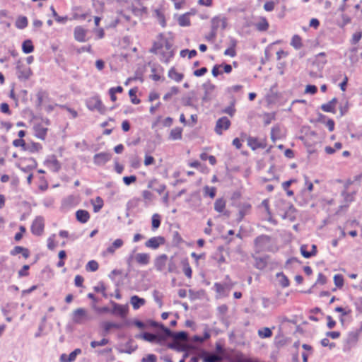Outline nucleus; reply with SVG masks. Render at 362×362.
Wrapping results in <instances>:
<instances>
[{
	"label": "nucleus",
	"mask_w": 362,
	"mask_h": 362,
	"mask_svg": "<svg viewBox=\"0 0 362 362\" xmlns=\"http://www.w3.org/2000/svg\"><path fill=\"white\" fill-rule=\"evenodd\" d=\"M123 245V240L122 239H116L107 248L106 252L110 254H113L116 249L121 247Z\"/></svg>",
	"instance_id": "obj_28"
},
{
	"label": "nucleus",
	"mask_w": 362,
	"mask_h": 362,
	"mask_svg": "<svg viewBox=\"0 0 362 362\" xmlns=\"http://www.w3.org/2000/svg\"><path fill=\"white\" fill-rule=\"evenodd\" d=\"M279 284L284 287H288L289 286V280L282 272H279L276 274Z\"/></svg>",
	"instance_id": "obj_31"
},
{
	"label": "nucleus",
	"mask_w": 362,
	"mask_h": 362,
	"mask_svg": "<svg viewBox=\"0 0 362 362\" xmlns=\"http://www.w3.org/2000/svg\"><path fill=\"white\" fill-rule=\"evenodd\" d=\"M199 357L203 359L204 362H221L222 361V358L219 355L209 354L206 351H203Z\"/></svg>",
	"instance_id": "obj_15"
},
{
	"label": "nucleus",
	"mask_w": 362,
	"mask_h": 362,
	"mask_svg": "<svg viewBox=\"0 0 362 362\" xmlns=\"http://www.w3.org/2000/svg\"><path fill=\"white\" fill-rule=\"evenodd\" d=\"M187 333L185 332H174V335L173 337V339L174 341H187Z\"/></svg>",
	"instance_id": "obj_36"
},
{
	"label": "nucleus",
	"mask_w": 362,
	"mask_h": 362,
	"mask_svg": "<svg viewBox=\"0 0 362 362\" xmlns=\"http://www.w3.org/2000/svg\"><path fill=\"white\" fill-rule=\"evenodd\" d=\"M216 188L214 187L205 186L204 187V194L205 196H209L211 198H214L216 196Z\"/></svg>",
	"instance_id": "obj_41"
},
{
	"label": "nucleus",
	"mask_w": 362,
	"mask_h": 362,
	"mask_svg": "<svg viewBox=\"0 0 362 362\" xmlns=\"http://www.w3.org/2000/svg\"><path fill=\"white\" fill-rule=\"evenodd\" d=\"M179 92L178 88L173 86L170 88V90L165 93L163 96L165 100H168L172 98L173 95L177 94Z\"/></svg>",
	"instance_id": "obj_44"
},
{
	"label": "nucleus",
	"mask_w": 362,
	"mask_h": 362,
	"mask_svg": "<svg viewBox=\"0 0 362 362\" xmlns=\"http://www.w3.org/2000/svg\"><path fill=\"white\" fill-rule=\"evenodd\" d=\"M274 6H275V4L274 1H267L264 4V8L265 11H272L274 10Z\"/></svg>",
	"instance_id": "obj_63"
},
{
	"label": "nucleus",
	"mask_w": 362,
	"mask_h": 362,
	"mask_svg": "<svg viewBox=\"0 0 362 362\" xmlns=\"http://www.w3.org/2000/svg\"><path fill=\"white\" fill-rule=\"evenodd\" d=\"M16 70L17 76L20 80H28L33 74L30 68L22 64L20 61L17 62Z\"/></svg>",
	"instance_id": "obj_4"
},
{
	"label": "nucleus",
	"mask_w": 362,
	"mask_h": 362,
	"mask_svg": "<svg viewBox=\"0 0 362 362\" xmlns=\"http://www.w3.org/2000/svg\"><path fill=\"white\" fill-rule=\"evenodd\" d=\"M156 356L153 354H148L141 359V362H156Z\"/></svg>",
	"instance_id": "obj_64"
},
{
	"label": "nucleus",
	"mask_w": 362,
	"mask_h": 362,
	"mask_svg": "<svg viewBox=\"0 0 362 362\" xmlns=\"http://www.w3.org/2000/svg\"><path fill=\"white\" fill-rule=\"evenodd\" d=\"M221 18L214 17L211 20V30H215L216 32L217 29L220 26L221 24Z\"/></svg>",
	"instance_id": "obj_55"
},
{
	"label": "nucleus",
	"mask_w": 362,
	"mask_h": 362,
	"mask_svg": "<svg viewBox=\"0 0 362 362\" xmlns=\"http://www.w3.org/2000/svg\"><path fill=\"white\" fill-rule=\"evenodd\" d=\"M129 322L128 321H125L124 322H122V323H115V322H104L103 324H102V327L104 329V334L103 335H106L111 329L112 328H115V329H122L124 326H127V325H129Z\"/></svg>",
	"instance_id": "obj_11"
},
{
	"label": "nucleus",
	"mask_w": 362,
	"mask_h": 362,
	"mask_svg": "<svg viewBox=\"0 0 362 362\" xmlns=\"http://www.w3.org/2000/svg\"><path fill=\"white\" fill-rule=\"evenodd\" d=\"M87 107L90 110H98L100 113L103 114L105 113L106 108L103 105L101 100L98 96H94L90 98H89L87 100L86 103Z\"/></svg>",
	"instance_id": "obj_3"
},
{
	"label": "nucleus",
	"mask_w": 362,
	"mask_h": 362,
	"mask_svg": "<svg viewBox=\"0 0 362 362\" xmlns=\"http://www.w3.org/2000/svg\"><path fill=\"white\" fill-rule=\"evenodd\" d=\"M136 180V177L135 175L126 176L123 177V181L125 185H129L132 182H134Z\"/></svg>",
	"instance_id": "obj_62"
},
{
	"label": "nucleus",
	"mask_w": 362,
	"mask_h": 362,
	"mask_svg": "<svg viewBox=\"0 0 362 362\" xmlns=\"http://www.w3.org/2000/svg\"><path fill=\"white\" fill-rule=\"evenodd\" d=\"M86 31L83 28L78 26L74 29V37L77 41L85 42L86 41Z\"/></svg>",
	"instance_id": "obj_18"
},
{
	"label": "nucleus",
	"mask_w": 362,
	"mask_h": 362,
	"mask_svg": "<svg viewBox=\"0 0 362 362\" xmlns=\"http://www.w3.org/2000/svg\"><path fill=\"white\" fill-rule=\"evenodd\" d=\"M50 9L52 11V16H53V17H54L56 21H57L58 23H65L67 21V17L66 16H65V17L59 16L57 14V13L56 12V11L53 6H51Z\"/></svg>",
	"instance_id": "obj_45"
},
{
	"label": "nucleus",
	"mask_w": 362,
	"mask_h": 362,
	"mask_svg": "<svg viewBox=\"0 0 362 362\" xmlns=\"http://www.w3.org/2000/svg\"><path fill=\"white\" fill-rule=\"evenodd\" d=\"M93 318V316L84 308H77L73 312L72 320L75 324L84 325Z\"/></svg>",
	"instance_id": "obj_1"
},
{
	"label": "nucleus",
	"mask_w": 362,
	"mask_h": 362,
	"mask_svg": "<svg viewBox=\"0 0 362 362\" xmlns=\"http://www.w3.org/2000/svg\"><path fill=\"white\" fill-rule=\"evenodd\" d=\"M230 125V122L227 117L219 118L216 124L215 132L217 134L221 135L223 130H227Z\"/></svg>",
	"instance_id": "obj_8"
},
{
	"label": "nucleus",
	"mask_w": 362,
	"mask_h": 362,
	"mask_svg": "<svg viewBox=\"0 0 362 362\" xmlns=\"http://www.w3.org/2000/svg\"><path fill=\"white\" fill-rule=\"evenodd\" d=\"M76 219L82 223H86L90 218L89 213L87 211L82 209L76 211Z\"/></svg>",
	"instance_id": "obj_20"
},
{
	"label": "nucleus",
	"mask_w": 362,
	"mask_h": 362,
	"mask_svg": "<svg viewBox=\"0 0 362 362\" xmlns=\"http://www.w3.org/2000/svg\"><path fill=\"white\" fill-rule=\"evenodd\" d=\"M136 90L132 88L129 91V95L131 98L132 103L134 104H139L140 103V100L136 98Z\"/></svg>",
	"instance_id": "obj_56"
},
{
	"label": "nucleus",
	"mask_w": 362,
	"mask_h": 362,
	"mask_svg": "<svg viewBox=\"0 0 362 362\" xmlns=\"http://www.w3.org/2000/svg\"><path fill=\"white\" fill-rule=\"evenodd\" d=\"M334 284L336 285L337 287H338V288L342 287V286L344 284V279H343L342 275H341V274L334 275Z\"/></svg>",
	"instance_id": "obj_51"
},
{
	"label": "nucleus",
	"mask_w": 362,
	"mask_h": 362,
	"mask_svg": "<svg viewBox=\"0 0 362 362\" xmlns=\"http://www.w3.org/2000/svg\"><path fill=\"white\" fill-rule=\"evenodd\" d=\"M13 145L15 147L21 146V147H22L23 150H24V151L27 150V146L25 145V142L23 139H15L13 141Z\"/></svg>",
	"instance_id": "obj_53"
},
{
	"label": "nucleus",
	"mask_w": 362,
	"mask_h": 362,
	"mask_svg": "<svg viewBox=\"0 0 362 362\" xmlns=\"http://www.w3.org/2000/svg\"><path fill=\"white\" fill-rule=\"evenodd\" d=\"M141 337L148 342L155 343L156 339H157V334L148 333V332H144L141 335Z\"/></svg>",
	"instance_id": "obj_38"
},
{
	"label": "nucleus",
	"mask_w": 362,
	"mask_h": 362,
	"mask_svg": "<svg viewBox=\"0 0 362 362\" xmlns=\"http://www.w3.org/2000/svg\"><path fill=\"white\" fill-rule=\"evenodd\" d=\"M361 37H362V31L358 30V31L356 32L352 35V38L351 40V44L352 45L357 44L359 42V40L361 39Z\"/></svg>",
	"instance_id": "obj_50"
},
{
	"label": "nucleus",
	"mask_w": 362,
	"mask_h": 362,
	"mask_svg": "<svg viewBox=\"0 0 362 362\" xmlns=\"http://www.w3.org/2000/svg\"><path fill=\"white\" fill-rule=\"evenodd\" d=\"M35 130V136L40 139L44 140L45 139V136L47 135V128L44 127L43 126L38 124L34 127Z\"/></svg>",
	"instance_id": "obj_22"
},
{
	"label": "nucleus",
	"mask_w": 362,
	"mask_h": 362,
	"mask_svg": "<svg viewBox=\"0 0 362 362\" xmlns=\"http://www.w3.org/2000/svg\"><path fill=\"white\" fill-rule=\"evenodd\" d=\"M160 225V216L158 214H155L152 216V228L157 229Z\"/></svg>",
	"instance_id": "obj_43"
},
{
	"label": "nucleus",
	"mask_w": 362,
	"mask_h": 362,
	"mask_svg": "<svg viewBox=\"0 0 362 362\" xmlns=\"http://www.w3.org/2000/svg\"><path fill=\"white\" fill-rule=\"evenodd\" d=\"M90 203L93 207V211L95 213L98 212L103 206L104 202L100 197H97L95 199H91Z\"/></svg>",
	"instance_id": "obj_25"
},
{
	"label": "nucleus",
	"mask_w": 362,
	"mask_h": 362,
	"mask_svg": "<svg viewBox=\"0 0 362 362\" xmlns=\"http://www.w3.org/2000/svg\"><path fill=\"white\" fill-rule=\"evenodd\" d=\"M109 343V340L106 338H103L100 341H92L90 342V346L92 348H95L98 346H105Z\"/></svg>",
	"instance_id": "obj_47"
},
{
	"label": "nucleus",
	"mask_w": 362,
	"mask_h": 362,
	"mask_svg": "<svg viewBox=\"0 0 362 362\" xmlns=\"http://www.w3.org/2000/svg\"><path fill=\"white\" fill-rule=\"evenodd\" d=\"M237 45V40L234 38L230 40V47L224 52V54L234 57L236 55L235 47Z\"/></svg>",
	"instance_id": "obj_19"
},
{
	"label": "nucleus",
	"mask_w": 362,
	"mask_h": 362,
	"mask_svg": "<svg viewBox=\"0 0 362 362\" xmlns=\"http://www.w3.org/2000/svg\"><path fill=\"white\" fill-rule=\"evenodd\" d=\"M226 207V201L221 198L216 200L214 203V209L219 213H221L223 211L224 209Z\"/></svg>",
	"instance_id": "obj_32"
},
{
	"label": "nucleus",
	"mask_w": 362,
	"mask_h": 362,
	"mask_svg": "<svg viewBox=\"0 0 362 362\" xmlns=\"http://www.w3.org/2000/svg\"><path fill=\"white\" fill-rule=\"evenodd\" d=\"M112 155L107 152L97 153L93 157L94 163L97 165H103L110 160Z\"/></svg>",
	"instance_id": "obj_12"
},
{
	"label": "nucleus",
	"mask_w": 362,
	"mask_h": 362,
	"mask_svg": "<svg viewBox=\"0 0 362 362\" xmlns=\"http://www.w3.org/2000/svg\"><path fill=\"white\" fill-rule=\"evenodd\" d=\"M165 241V238L162 236L153 237L145 243V246L156 250L163 245Z\"/></svg>",
	"instance_id": "obj_9"
},
{
	"label": "nucleus",
	"mask_w": 362,
	"mask_h": 362,
	"mask_svg": "<svg viewBox=\"0 0 362 362\" xmlns=\"http://www.w3.org/2000/svg\"><path fill=\"white\" fill-rule=\"evenodd\" d=\"M81 353V349H76L74 351L71 352L69 355L63 354L60 356L61 362H73L76 360V356Z\"/></svg>",
	"instance_id": "obj_17"
},
{
	"label": "nucleus",
	"mask_w": 362,
	"mask_h": 362,
	"mask_svg": "<svg viewBox=\"0 0 362 362\" xmlns=\"http://www.w3.org/2000/svg\"><path fill=\"white\" fill-rule=\"evenodd\" d=\"M28 25V19L25 16L19 17L16 22V26L19 29H23Z\"/></svg>",
	"instance_id": "obj_39"
},
{
	"label": "nucleus",
	"mask_w": 362,
	"mask_h": 362,
	"mask_svg": "<svg viewBox=\"0 0 362 362\" xmlns=\"http://www.w3.org/2000/svg\"><path fill=\"white\" fill-rule=\"evenodd\" d=\"M22 49L25 54H29L33 52L34 46L33 45L32 41L30 40H25L22 45Z\"/></svg>",
	"instance_id": "obj_30"
},
{
	"label": "nucleus",
	"mask_w": 362,
	"mask_h": 362,
	"mask_svg": "<svg viewBox=\"0 0 362 362\" xmlns=\"http://www.w3.org/2000/svg\"><path fill=\"white\" fill-rule=\"evenodd\" d=\"M321 109L326 112H335V107L329 102L322 104L321 105Z\"/></svg>",
	"instance_id": "obj_46"
},
{
	"label": "nucleus",
	"mask_w": 362,
	"mask_h": 362,
	"mask_svg": "<svg viewBox=\"0 0 362 362\" xmlns=\"http://www.w3.org/2000/svg\"><path fill=\"white\" fill-rule=\"evenodd\" d=\"M42 149V146L38 143H33L30 146H27V150L30 153L38 152Z\"/></svg>",
	"instance_id": "obj_48"
},
{
	"label": "nucleus",
	"mask_w": 362,
	"mask_h": 362,
	"mask_svg": "<svg viewBox=\"0 0 362 362\" xmlns=\"http://www.w3.org/2000/svg\"><path fill=\"white\" fill-rule=\"evenodd\" d=\"M163 42H164V46L165 47L166 52H162L160 53V55H161L160 60L165 63H168L169 59L173 55V51L171 50L172 45L168 41V40L165 37H164Z\"/></svg>",
	"instance_id": "obj_13"
},
{
	"label": "nucleus",
	"mask_w": 362,
	"mask_h": 362,
	"mask_svg": "<svg viewBox=\"0 0 362 362\" xmlns=\"http://www.w3.org/2000/svg\"><path fill=\"white\" fill-rule=\"evenodd\" d=\"M167 271L169 273H177V267L176 262L174 259L173 257H171L170 259H168V262L166 265Z\"/></svg>",
	"instance_id": "obj_27"
},
{
	"label": "nucleus",
	"mask_w": 362,
	"mask_h": 362,
	"mask_svg": "<svg viewBox=\"0 0 362 362\" xmlns=\"http://www.w3.org/2000/svg\"><path fill=\"white\" fill-rule=\"evenodd\" d=\"M279 132H280V129L278 127H274L272 129V131H271V139L273 141H275L276 139L279 138L278 134H279Z\"/></svg>",
	"instance_id": "obj_61"
},
{
	"label": "nucleus",
	"mask_w": 362,
	"mask_h": 362,
	"mask_svg": "<svg viewBox=\"0 0 362 362\" xmlns=\"http://www.w3.org/2000/svg\"><path fill=\"white\" fill-rule=\"evenodd\" d=\"M36 96H37L36 105L37 107H40L42 106L44 99L47 98V94L45 92L40 90V91L37 92V93L36 94Z\"/></svg>",
	"instance_id": "obj_37"
},
{
	"label": "nucleus",
	"mask_w": 362,
	"mask_h": 362,
	"mask_svg": "<svg viewBox=\"0 0 362 362\" xmlns=\"http://www.w3.org/2000/svg\"><path fill=\"white\" fill-rule=\"evenodd\" d=\"M255 26L258 31L263 32L267 31L269 25L266 18L261 17L259 21L256 23Z\"/></svg>",
	"instance_id": "obj_23"
},
{
	"label": "nucleus",
	"mask_w": 362,
	"mask_h": 362,
	"mask_svg": "<svg viewBox=\"0 0 362 362\" xmlns=\"http://www.w3.org/2000/svg\"><path fill=\"white\" fill-rule=\"evenodd\" d=\"M214 86H210L209 88L205 90L204 95L202 98L203 102H207L211 99V97L210 95V90H214Z\"/></svg>",
	"instance_id": "obj_58"
},
{
	"label": "nucleus",
	"mask_w": 362,
	"mask_h": 362,
	"mask_svg": "<svg viewBox=\"0 0 362 362\" xmlns=\"http://www.w3.org/2000/svg\"><path fill=\"white\" fill-rule=\"evenodd\" d=\"M258 335L261 338H267L270 337L272 335V332L269 328L264 327L258 330Z\"/></svg>",
	"instance_id": "obj_40"
},
{
	"label": "nucleus",
	"mask_w": 362,
	"mask_h": 362,
	"mask_svg": "<svg viewBox=\"0 0 362 362\" xmlns=\"http://www.w3.org/2000/svg\"><path fill=\"white\" fill-rule=\"evenodd\" d=\"M168 256L165 254L158 256L154 261L156 269L159 272H165L168 262Z\"/></svg>",
	"instance_id": "obj_10"
},
{
	"label": "nucleus",
	"mask_w": 362,
	"mask_h": 362,
	"mask_svg": "<svg viewBox=\"0 0 362 362\" xmlns=\"http://www.w3.org/2000/svg\"><path fill=\"white\" fill-rule=\"evenodd\" d=\"M136 261L143 265L148 264L150 260V256L147 253H138L135 256Z\"/></svg>",
	"instance_id": "obj_24"
},
{
	"label": "nucleus",
	"mask_w": 362,
	"mask_h": 362,
	"mask_svg": "<svg viewBox=\"0 0 362 362\" xmlns=\"http://www.w3.org/2000/svg\"><path fill=\"white\" fill-rule=\"evenodd\" d=\"M112 310H111V313L112 315H118L122 319H125L128 314V307L127 305H123L118 304L115 302H112Z\"/></svg>",
	"instance_id": "obj_7"
},
{
	"label": "nucleus",
	"mask_w": 362,
	"mask_h": 362,
	"mask_svg": "<svg viewBox=\"0 0 362 362\" xmlns=\"http://www.w3.org/2000/svg\"><path fill=\"white\" fill-rule=\"evenodd\" d=\"M291 45L296 49L301 48L303 46L301 37L298 35H293L291 39Z\"/></svg>",
	"instance_id": "obj_34"
},
{
	"label": "nucleus",
	"mask_w": 362,
	"mask_h": 362,
	"mask_svg": "<svg viewBox=\"0 0 362 362\" xmlns=\"http://www.w3.org/2000/svg\"><path fill=\"white\" fill-rule=\"evenodd\" d=\"M248 145L254 150L259 148H264L261 143L258 141L257 139L255 137H250L248 139Z\"/></svg>",
	"instance_id": "obj_35"
},
{
	"label": "nucleus",
	"mask_w": 362,
	"mask_h": 362,
	"mask_svg": "<svg viewBox=\"0 0 362 362\" xmlns=\"http://www.w3.org/2000/svg\"><path fill=\"white\" fill-rule=\"evenodd\" d=\"M187 53L189 59H191L197 55V51L195 49H183L180 52V56L185 57Z\"/></svg>",
	"instance_id": "obj_52"
},
{
	"label": "nucleus",
	"mask_w": 362,
	"mask_h": 362,
	"mask_svg": "<svg viewBox=\"0 0 362 362\" xmlns=\"http://www.w3.org/2000/svg\"><path fill=\"white\" fill-rule=\"evenodd\" d=\"M168 77L177 82H180L182 80L184 76L182 74L177 72L175 69L173 67L168 71Z\"/></svg>",
	"instance_id": "obj_26"
},
{
	"label": "nucleus",
	"mask_w": 362,
	"mask_h": 362,
	"mask_svg": "<svg viewBox=\"0 0 362 362\" xmlns=\"http://www.w3.org/2000/svg\"><path fill=\"white\" fill-rule=\"evenodd\" d=\"M306 248H307V245H303L300 246L301 255L305 258H310V257H313V255H312L311 252L307 251Z\"/></svg>",
	"instance_id": "obj_59"
},
{
	"label": "nucleus",
	"mask_w": 362,
	"mask_h": 362,
	"mask_svg": "<svg viewBox=\"0 0 362 362\" xmlns=\"http://www.w3.org/2000/svg\"><path fill=\"white\" fill-rule=\"evenodd\" d=\"M178 23L180 26H188L190 25L189 17L186 15H182L178 18Z\"/></svg>",
	"instance_id": "obj_42"
},
{
	"label": "nucleus",
	"mask_w": 362,
	"mask_h": 362,
	"mask_svg": "<svg viewBox=\"0 0 362 362\" xmlns=\"http://www.w3.org/2000/svg\"><path fill=\"white\" fill-rule=\"evenodd\" d=\"M45 165L52 172L58 173L61 169V163L55 155H51L45 160Z\"/></svg>",
	"instance_id": "obj_6"
},
{
	"label": "nucleus",
	"mask_w": 362,
	"mask_h": 362,
	"mask_svg": "<svg viewBox=\"0 0 362 362\" xmlns=\"http://www.w3.org/2000/svg\"><path fill=\"white\" fill-rule=\"evenodd\" d=\"M182 129L180 127H175L173 129L170 134V139L173 140H180L182 139Z\"/></svg>",
	"instance_id": "obj_29"
},
{
	"label": "nucleus",
	"mask_w": 362,
	"mask_h": 362,
	"mask_svg": "<svg viewBox=\"0 0 362 362\" xmlns=\"http://www.w3.org/2000/svg\"><path fill=\"white\" fill-rule=\"evenodd\" d=\"M98 269V264L95 260L89 261L86 265V269L91 271V272H95Z\"/></svg>",
	"instance_id": "obj_49"
},
{
	"label": "nucleus",
	"mask_w": 362,
	"mask_h": 362,
	"mask_svg": "<svg viewBox=\"0 0 362 362\" xmlns=\"http://www.w3.org/2000/svg\"><path fill=\"white\" fill-rule=\"evenodd\" d=\"M130 303L134 310L139 309L141 306L144 305L146 303L145 299L139 298L137 296H133L130 298Z\"/></svg>",
	"instance_id": "obj_21"
},
{
	"label": "nucleus",
	"mask_w": 362,
	"mask_h": 362,
	"mask_svg": "<svg viewBox=\"0 0 362 362\" xmlns=\"http://www.w3.org/2000/svg\"><path fill=\"white\" fill-rule=\"evenodd\" d=\"M255 252L259 253L261 252L267 251L269 248L271 238L269 235H261L255 239Z\"/></svg>",
	"instance_id": "obj_2"
},
{
	"label": "nucleus",
	"mask_w": 362,
	"mask_h": 362,
	"mask_svg": "<svg viewBox=\"0 0 362 362\" xmlns=\"http://www.w3.org/2000/svg\"><path fill=\"white\" fill-rule=\"evenodd\" d=\"M182 264L183 272H184L185 275L188 278H191L192 271L191 267L189 266L188 261L187 259L182 260Z\"/></svg>",
	"instance_id": "obj_33"
},
{
	"label": "nucleus",
	"mask_w": 362,
	"mask_h": 362,
	"mask_svg": "<svg viewBox=\"0 0 362 362\" xmlns=\"http://www.w3.org/2000/svg\"><path fill=\"white\" fill-rule=\"evenodd\" d=\"M45 228V220L42 216H37L31 226L33 234L40 236L42 234Z\"/></svg>",
	"instance_id": "obj_5"
},
{
	"label": "nucleus",
	"mask_w": 362,
	"mask_h": 362,
	"mask_svg": "<svg viewBox=\"0 0 362 362\" xmlns=\"http://www.w3.org/2000/svg\"><path fill=\"white\" fill-rule=\"evenodd\" d=\"M160 328L163 330V332L164 333V334H163V335L165 336L166 339L168 337L173 338V337L174 335V332H173L170 329L165 327L163 325H160Z\"/></svg>",
	"instance_id": "obj_57"
},
{
	"label": "nucleus",
	"mask_w": 362,
	"mask_h": 362,
	"mask_svg": "<svg viewBox=\"0 0 362 362\" xmlns=\"http://www.w3.org/2000/svg\"><path fill=\"white\" fill-rule=\"evenodd\" d=\"M252 257L255 259V267L257 269L262 270L267 266L269 263V256L264 255L263 257H256L252 255Z\"/></svg>",
	"instance_id": "obj_14"
},
{
	"label": "nucleus",
	"mask_w": 362,
	"mask_h": 362,
	"mask_svg": "<svg viewBox=\"0 0 362 362\" xmlns=\"http://www.w3.org/2000/svg\"><path fill=\"white\" fill-rule=\"evenodd\" d=\"M214 259L217 261L218 264L225 262L226 259L223 255L221 253V251L217 252L214 255Z\"/></svg>",
	"instance_id": "obj_60"
},
{
	"label": "nucleus",
	"mask_w": 362,
	"mask_h": 362,
	"mask_svg": "<svg viewBox=\"0 0 362 362\" xmlns=\"http://www.w3.org/2000/svg\"><path fill=\"white\" fill-rule=\"evenodd\" d=\"M155 13L156 15V17L158 18L159 23L163 27H165V16H164L163 13L159 10H156Z\"/></svg>",
	"instance_id": "obj_54"
},
{
	"label": "nucleus",
	"mask_w": 362,
	"mask_h": 362,
	"mask_svg": "<svg viewBox=\"0 0 362 362\" xmlns=\"http://www.w3.org/2000/svg\"><path fill=\"white\" fill-rule=\"evenodd\" d=\"M158 38L159 39L158 41L156 42H153V47L150 49V52L151 53H153V54H158V53H161V52H160V49H163V47H164V36L162 33L159 34L158 36Z\"/></svg>",
	"instance_id": "obj_16"
}]
</instances>
